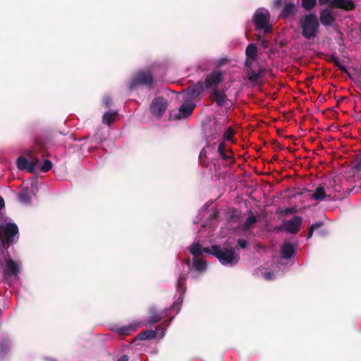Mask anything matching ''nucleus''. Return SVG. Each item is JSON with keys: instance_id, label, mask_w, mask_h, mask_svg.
Returning <instances> with one entry per match:
<instances>
[{"instance_id": "obj_1", "label": "nucleus", "mask_w": 361, "mask_h": 361, "mask_svg": "<svg viewBox=\"0 0 361 361\" xmlns=\"http://www.w3.org/2000/svg\"><path fill=\"white\" fill-rule=\"evenodd\" d=\"M38 154H39L42 157L46 156L44 144L37 140L35 144L32 147V149L28 150L26 153L30 161L23 157L18 158L16 161L18 169L21 171H26L29 173H35L40 162Z\"/></svg>"}, {"instance_id": "obj_2", "label": "nucleus", "mask_w": 361, "mask_h": 361, "mask_svg": "<svg viewBox=\"0 0 361 361\" xmlns=\"http://www.w3.org/2000/svg\"><path fill=\"white\" fill-rule=\"evenodd\" d=\"M299 27L301 29V35L305 39H314L319 32V22L317 15L308 13L301 16Z\"/></svg>"}, {"instance_id": "obj_3", "label": "nucleus", "mask_w": 361, "mask_h": 361, "mask_svg": "<svg viewBox=\"0 0 361 361\" xmlns=\"http://www.w3.org/2000/svg\"><path fill=\"white\" fill-rule=\"evenodd\" d=\"M154 78L152 73L149 71H141L137 72L135 76L129 82V89L135 90L138 86H145L148 89L154 87Z\"/></svg>"}, {"instance_id": "obj_4", "label": "nucleus", "mask_w": 361, "mask_h": 361, "mask_svg": "<svg viewBox=\"0 0 361 361\" xmlns=\"http://www.w3.org/2000/svg\"><path fill=\"white\" fill-rule=\"evenodd\" d=\"M212 255L216 257L223 264H235L238 262L239 257L235 255L233 248H225L221 250L218 245H212Z\"/></svg>"}, {"instance_id": "obj_5", "label": "nucleus", "mask_w": 361, "mask_h": 361, "mask_svg": "<svg viewBox=\"0 0 361 361\" xmlns=\"http://www.w3.org/2000/svg\"><path fill=\"white\" fill-rule=\"evenodd\" d=\"M2 232H4L8 246H11L14 243V237L18 233V228L14 223H7L4 226H0V250H7L5 247V241L2 236Z\"/></svg>"}, {"instance_id": "obj_6", "label": "nucleus", "mask_w": 361, "mask_h": 361, "mask_svg": "<svg viewBox=\"0 0 361 361\" xmlns=\"http://www.w3.org/2000/svg\"><path fill=\"white\" fill-rule=\"evenodd\" d=\"M338 183V175L336 173H329L325 178L324 185L326 187L328 197L332 200H337L338 197V190L337 185Z\"/></svg>"}, {"instance_id": "obj_7", "label": "nucleus", "mask_w": 361, "mask_h": 361, "mask_svg": "<svg viewBox=\"0 0 361 361\" xmlns=\"http://www.w3.org/2000/svg\"><path fill=\"white\" fill-rule=\"evenodd\" d=\"M168 108V102L164 97H155L150 104L152 114L158 118H161Z\"/></svg>"}, {"instance_id": "obj_8", "label": "nucleus", "mask_w": 361, "mask_h": 361, "mask_svg": "<svg viewBox=\"0 0 361 361\" xmlns=\"http://www.w3.org/2000/svg\"><path fill=\"white\" fill-rule=\"evenodd\" d=\"M252 20L255 24L257 30H264V33L271 32V27L269 26V15L267 11H256Z\"/></svg>"}, {"instance_id": "obj_9", "label": "nucleus", "mask_w": 361, "mask_h": 361, "mask_svg": "<svg viewBox=\"0 0 361 361\" xmlns=\"http://www.w3.org/2000/svg\"><path fill=\"white\" fill-rule=\"evenodd\" d=\"M204 88L203 81L202 80L198 81L194 85L188 86L183 92V100L187 102L198 98L203 92Z\"/></svg>"}, {"instance_id": "obj_10", "label": "nucleus", "mask_w": 361, "mask_h": 361, "mask_svg": "<svg viewBox=\"0 0 361 361\" xmlns=\"http://www.w3.org/2000/svg\"><path fill=\"white\" fill-rule=\"evenodd\" d=\"M224 75L220 71L214 70L211 73L205 76L203 82L204 87L205 89H215L223 81Z\"/></svg>"}, {"instance_id": "obj_11", "label": "nucleus", "mask_w": 361, "mask_h": 361, "mask_svg": "<svg viewBox=\"0 0 361 361\" xmlns=\"http://www.w3.org/2000/svg\"><path fill=\"white\" fill-rule=\"evenodd\" d=\"M166 310L159 311L154 307H150L147 312L148 318L145 321L139 322V323L142 324V326L157 324L166 316Z\"/></svg>"}, {"instance_id": "obj_12", "label": "nucleus", "mask_w": 361, "mask_h": 361, "mask_svg": "<svg viewBox=\"0 0 361 361\" xmlns=\"http://www.w3.org/2000/svg\"><path fill=\"white\" fill-rule=\"evenodd\" d=\"M209 99L212 102H215L219 107H223L227 102H231L228 99L227 95L224 90L215 88L212 90Z\"/></svg>"}, {"instance_id": "obj_13", "label": "nucleus", "mask_w": 361, "mask_h": 361, "mask_svg": "<svg viewBox=\"0 0 361 361\" xmlns=\"http://www.w3.org/2000/svg\"><path fill=\"white\" fill-rule=\"evenodd\" d=\"M195 107L196 104L192 102L182 104L178 109V113L173 115L174 119L187 118L192 114Z\"/></svg>"}, {"instance_id": "obj_14", "label": "nucleus", "mask_w": 361, "mask_h": 361, "mask_svg": "<svg viewBox=\"0 0 361 361\" xmlns=\"http://www.w3.org/2000/svg\"><path fill=\"white\" fill-rule=\"evenodd\" d=\"M172 319L173 318H171L169 322H163L157 327L155 330L147 329L140 332L137 334V338L140 341L152 340L155 338L157 336V331L159 330V328L163 325L168 326L169 324Z\"/></svg>"}, {"instance_id": "obj_15", "label": "nucleus", "mask_w": 361, "mask_h": 361, "mask_svg": "<svg viewBox=\"0 0 361 361\" xmlns=\"http://www.w3.org/2000/svg\"><path fill=\"white\" fill-rule=\"evenodd\" d=\"M302 224V218L298 216H295L291 220L284 223V229L293 234H296L300 229Z\"/></svg>"}, {"instance_id": "obj_16", "label": "nucleus", "mask_w": 361, "mask_h": 361, "mask_svg": "<svg viewBox=\"0 0 361 361\" xmlns=\"http://www.w3.org/2000/svg\"><path fill=\"white\" fill-rule=\"evenodd\" d=\"M140 326H142V324H140L139 322H135L127 326L114 328L113 330L119 335L125 336L131 334Z\"/></svg>"}, {"instance_id": "obj_17", "label": "nucleus", "mask_w": 361, "mask_h": 361, "mask_svg": "<svg viewBox=\"0 0 361 361\" xmlns=\"http://www.w3.org/2000/svg\"><path fill=\"white\" fill-rule=\"evenodd\" d=\"M319 19L324 26H330L335 21V18L332 15L331 8H326L321 11Z\"/></svg>"}, {"instance_id": "obj_18", "label": "nucleus", "mask_w": 361, "mask_h": 361, "mask_svg": "<svg viewBox=\"0 0 361 361\" xmlns=\"http://www.w3.org/2000/svg\"><path fill=\"white\" fill-rule=\"evenodd\" d=\"M295 247L291 243L286 242L281 247V257L285 259H289L295 255Z\"/></svg>"}, {"instance_id": "obj_19", "label": "nucleus", "mask_w": 361, "mask_h": 361, "mask_svg": "<svg viewBox=\"0 0 361 361\" xmlns=\"http://www.w3.org/2000/svg\"><path fill=\"white\" fill-rule=\"evenodd\" d=\"M296 12V6L293 2H286L283 10L280 13V17L287 19L295 15Z\"/></svg>"}, {"instance_id": "obj_20", "label": "nucleus", "mask_w": 361, "mask_h": 361, "mask_svg": "<svg viewBox=\"0 0 361 361\" xmlns=\"http://www.w3.org/2000/svg\"><path fill=\"white\" fill-rule=\"evenodd\" d=\"M241 212L235 208H229L227 213V221L229 224H233L240 220Z\"/></svg>"}, {"instance_id": "obj_21", "label": "nucleus", "mask_w": 361, "mask_h": 361, "mask_svg": "<svg viewBox=\"0 0 361 361\" xmlns=\"http://www.w3.org/2000/svg\"><path fill=\"white\" fill-rule=\"evenodd\" d=\"M118 117V112L114 110L106 111L102 117V123L107 126H111Z\"/></svg>"}, {"instance_id": "obj_22", "label": "nucleus", "mask_w": 361, "mask_h": 361, "mask_svg": "<svg viewBox=\"0 0 361 361\" xmlns=\"http://www.w3.org/2000/svg\"><path fill=\"white\" fill-rule=\"evenodd\" d=\"M225 147L226 145L224 142H221L218 146V152L219 153L222 159L228 161L231 164H233L235 162V159L233 157L227 154Z\"/></svg>"}, {"instance_id": "obj_23", "label": "nucleus", "mask_w": 361, "mask_h": 361, "mask_svg": "<svg viewBox=\"0 0 361 361\" xmlns=\"http://www.w3.org/2000/svg\"><path fill=\"white\" fill-rule=\"evenodd\" d=\"M262 73L263 71L262 69H259L257 72L253 69L247 70L248 80L252 84L257 82V81L263 76Z\"/></svg>"}, {"instance_id": "obj_24", "label": "nucleus", "mask_w": 361, "mask_h": 361, "mask_svg": "<svg viewBox=\"0 0 361 361\" xmlns=\"http://www.w3.org/2000/svg\"><path fill=\"white\" fill-rule=\"evenodd\" d=\"M246 57L251 60H255L257 56V48L255 44H249L245 49Z\"/></svg>"}, {"instance_id": "obj_25", "label": "nucleus", "mask_w": 361, "mask_h": 361, "mask_svg": "<svg viewBox=\"0 0 361 361\" xmlns=\"http://www.w3.org/2000/svg\"><path fill=\"white\" fill-rule=\"evenodd\" d=\"M326 196H328L327 190L326 191L324 187L320 186L317 188L315 192L312 194V198L317 201H322Z\"/></svg>"}, {"instance_id": "obj_26", "label": "nucleus", "mask_w": 361, "mask_h": 361, "mask_svg": "<svg viewBox=\"0 0 361 361\" xmlns=\"http://www.w3.org/2000/svg\"><path fill=\"white\" fill-rule=\"evenodd\" d=\"M193 268L198 272H203L206 270L207 262L203 259L193 258Z\"/></svg>"}, {"instance_id": "obj_27", "label": "nucleus", "mask_w": 361, "mask_h": 361, "mask_svg": "<svg viewBox=\"0 0 361 361\" xmlns=\"http://www.w3.org/2000/svg\"><path fill=\"white\" fill-rule=\"evenodd\" d=\"M257 219L255 216L251 215L248 216L245 224H243L242 229L243 231H249L250 228L253 227V226L257 223Z\"/></svg>"}, {"instance_id": "obj_28", "label": "nucleus", "mask_w": 361, "mask_h": 361, "mask_svg": "<svg viewBox=\"0 0 361 361\" xmlns=\"http://www.w3.org/2000/svg\"><path fill=\"white\" fill-rule=\"evenodd\" d=\"M355 4L353 0H340V9L345 11H353Z\"/></svg>"}, {"instance_id": "obj_29", "label": "nucleus", "mask_w": 361, "mask_h": 361, "mask_svg": "<svg viewBox=\"0 0 361 361\" xmlns=\"http://www.w3.org/2000/svg\"><path fill=\"white\" fill-rule=\"evenodd\" d=\"M190 252L195 258H197L202 254V245L199 243H192L190 247Z\"/></svg>"}, {"instance_id": "obj_30", "label": "nucleus", "mask_w": 361, "mask_h": 361, "mask_svg": "<svg viewBox=\"0 0 361 361\" xmlns=\"http://www.w3.org/2000/svg\"><path fill=\"white\" fill-rule=\"evenodd\" d=\"M18 197L19 200L24 203H29L30 202L28 187H25L19 192Z\"/></svg>"}, {"instance_id": "obj_31", "label": "nucleus", "mask_w": 361, "mask_h": 361, "mask_svg": "<svg viewBox=\"0 0 361 361\" xmlns=\"http://www.w3.org/2000/svg\"><path fill=\"white\" fill-rule=\"evenodd\" d=\"M186 276L183 274L179 276L178 281L177 282V289L178 291L184 293L186 289L185 286Z\"/></svg>"}, {"instance_id": "obj_32", "label": "nucleus", "mask_w": 361, "mask_h": 361, "mask_svg": "<svg viewBox=\"0 0 361 361\" xmlns=\"http://www.w3.org/2000/svg\"><path fill=\"white\" fill-rule=\"evenodd\" d=\"M9 350V343L7 341L3 340L0 342V358L3 359Z\"/></svg>"}, {"instance_id": "obj_33", "label": "nucleus", "mask_w": 361, "mask_h": 361, "mask_svg": "<svg viewBox=\"0 0 361 361\" xmlns=\"http://www.w3.org/2000/svg\"><path fill=\"white\" fill-rule=\"evenodd\" d=\"M317 5V0H301V6L306 11H310Z\"/></svg>"}, {"instance_id": "obj_34", "label": "nucleus", "mask_w": 361, "mask_h": 361, "mask_svg": "<svg viewBox=\"0 0 361 361\" xmlns=\"http://www.w3.org/2000/svg\"><path fill=\"white\" fill-rule=\"evenodd\" d=\"M320 6L329 4V8H338V0H318Z\"/></svg>"}, {"instance_id": "obj_35", "label": "nucleus", "mask_w": 361, "mask_h": 361, "mask_svg": "<svg viewBox=\"0 0 361 361\" xmlns=\"http://www.w3.org/2000/svg\"><path fill=\"white\" fill-rule=\"evenodd\" d=\"M53 166L52 162L50 160L45 159L43 164L40 166V171L43 173H46L51 169Z\"/></svg>"}, {"instance_id": "obj_36", "label": "nucleus", "mask_w": 361, "mask_h": 361, "mask_svg": "<svg viewBox=\"0 0 361 361\" xmlns=\"http://www.w3.org/2000/svg\"><path fill=\"white\" fill-rule=\"evenodd\" d=\"M208 69V62L207 61H201L197 65V70L201 72L207 71Z\"/></svg>"}, {"instance_id": "obj_37", "label": "nucleus", "mask_w": 361, "mask_h": 361, "mask_svg": "<svg viewBox=\"0 0 361 361\" xmlns=\"http://www.w3.org/2000/svg\"><path fill=\"white\" fill-rule=\"evenodd\" d=\"M338 106V100L336 101V106L331 108V109H329L326 111L325 114H326V116H329V117H335V118H337V112L334 110V109Z\"/></svg>"}, {"instance_id": "obj_38", "label": "nucleus", "mask_w": 361, "mask_h": 361, "mask_svg": "<svg viewBox=\"0 0 361 361\" xmlns=\"http://www.w3.org/2000/svg\"><path fill=\"white\" fill-rule=\"evenodd\" d=\"M234 133L231 127H228L224 132V138L226 140L230 141L233 138Z\"/></svg>"}, {"instance_id": "obj_39", "label": "nucleus", "mask_w": 361, "mask_h": 361, "mask_svg": "<svg viewBox=\"0 0 361 361\" xmlns=\"http://www.w3.org/2000/svg\"><path fill=\"white\" fill-rule=\"evenodd\" d=\"M295 212V209L293 207H288V208H286L283 210H280V211H278L277 213L278 214H280L281 215H288L289 214H293Z\"/></svg>"}, {"instance_id": "obj_40", "label": "nucleus", "mask_w": 361, "mask_h": 361, "mask_svg": "<svg viewBox=\"0 0 361 361\" xmlns=\"http://www.w3.org/2000/svg\"><path fill=\"white\" fill-rule=\"evenodd\" d=\"M103 103L105 106L106 108H109L111 104V98L110 96H105L104 98H103Z\"/></svg>"}, {"instance_id": "obj_41", "label": "nucleus", "mask_w": 361, "mask_h": 361, "mask_svg": "<svg viewBox=\"0 0 361 361\" xmlns=\"http://www.w3.org/2000/svg\"><path fill=\"white\" fill-rule=\"evenodd\" d=\"M238 245L240 246V247L245 249L247 247V241L245 239L240 238L237 241Z\"/></svg>"}, {"instance_id": "obj_42", "label": "nucleus", "mask_w": 361, "mask_h": 361, "mask_svg": "<svg viewBox=\"0 0 361 361\" xmlns=\"http://www.w3.org/2000/svg\"><path fill=\"white\" fill-rule=\"evenodd\" d=\"M254 61L255 60H251L250 59H248V58L246 59V61L245 62V66L247 68V70L252 69V64Z\"/></svg>"}, {"instance_id": "obj_43", "label": "nucleus", "mask_w": 361, "mask_h": 361, "mask_svg": "<svg viewBox=\"0 0 361 361\" xmlns=\"http://www.w3.org/2000/svg\"><path fill=\"white\" fill-rule=\"evenodd\" d=\"M323 224H324L323 222L319 221H317V222H316L314 224H312L310 227L312 229L316 230V229L322 227L323 226Z\"/></svg>"}, {"instance_id": "obj_44", "label": "nucleus", "mask_w": 361, "mask_h": 361, "mask_svg": "<svg viewBox=\"0 0 361 361\" xmlns=\"http://www.w3.org/2000/svg\"><path fill=\"white\" fill-rule=\"evenodd\" d=\"M330 61H332L336 66L338 67V59L335 56H331L330 57Z\"/></svg>"}, {"instance_id": "obj_45", "label": "nucleus", "mask_w": 361, "mask_h": 361, "mask_svg": "<svg viewBox=\"0 0 361 361\" xmlns=\"http://www.w3.org/2000/svg\"><path fill=\"white\" fill-rule=\"evenodd\" d=\"M212 245L211 246V247H204L202 249V252L212 255Z\"/></svg>"}, {"instance_id": "obj_46", "label": "nucleus", "mask_w": 361, "mask_h": 361, "mask_svg": "<svg viewBox=\"0 0 361 361\" xmlns=\"http://www.w3.org/2000/svg\"><path fill=\"white\" fill-rule=\"evenodd\" d=\"M283 0H275L274 6L276 8L281 7L283 4Z\"/></svg>"}, {"instance_id": "obj_47", "label": "nucleus", "mask_w": 361, "mask_h": 361, "mask_svg": "<svg viewBox=\"0 0 361 361\" xmlns=\"http://www.w3.org/2000/svg\"><path fill=\"white\" fill-rule=\"evenodd\" d=\"M129 360V357L127 355H123L122 356H121L117 361H128Z\"/></svg>"}, {"instance_id": "obj_48", "label": "nucleus", "mask_w": 361, "mask_h": 361, "mask_svg": "<svg viewBox=\"0 0 361 361\" xmlns=\"http://www.w3.org/2000/svg\"><path fill=\"white\" fill-rule=\"evenodd\" d=\"M5 207L4 200L0 196V211Z\"/></svg>"}, {"instance_id": "obj_49", "label": "nucleus", "mask_w": 361, "mask_h": 361, "mask_svg": "<svg viewBox=\"0 0 361 361\" xmlns=\"http://www.w3.org/2000/svg\"><path fill=\"white\" fill-rule=\"evenodd\" d=\"M347 73V70L346 68H345V66H343V65H341L340 63V74L341 73Z\"/></svg>"}, {"instance_id": "obj_50", "label": "nucleus", "mask_w": 361, "mask_h": 361, "mask_svg": "<svg viewBox=\"0 0 361 361\" xmlns=\"http://www.w3.org/2000/svg\"><path fill=\"white\" fill-rule=\"evenodd\" d=\"M314 231V230L312 229L311 227L310 228V230H309L308 233H307V238H310L312 236Z\"/></svg>"}, {"instance_id": "obj_51", "label": "nucleus", "mask_w": 361, "mask_h": 361, "mask_svg": "<svg viewBox=\"0 0 361 361\" xmlns=\"http://www.w3.org/2000/svg\"><path fill=\"white\" fill-rule=\"evenodd\" d=\"M219 212L217 211H216L215 212H214L212 214L210 215V219H214L216 218L217 215H218Z\"/></svg>"}, {"instance_id": "obj_52", "label": "nucleus", "mask_w": 361, "mask_h": 361, "mask_svg": "<svg viewBox=\"0 0 361 361\" xmlns=\"http://www.w3.org/2000/svg\"><path fill=\"white\" fill-rule=\"evenodd\" d=\"M227 61L226 59H222V60H221V61L219 62L218 65H217V68L221 67V66L224 63V61Z\"/></svg>"}, {"instance_id": "obj_53", "label": "nucleus", "mask_w": 361, "mask_h": 361, "mask_svg": "<svg viewBox=\"0 0 361 361\" xmlns=\"http://www.w3.org/2000/svg\"><path fill=\"white\" fill-rule=\"evenodd\" d=\"M172 308H173V309L177 308V309H178V310H180V307L179 304H178V303H176V302H174V303H173V306H172Z\"/></svg>"}, {"instance_id": "obj_54", "label": "nucleus", "mask_w": 361, "mask_h": 361, "mask_svg": "<svg viewBox=\"0 0 361 361\" xmlns=\"http://www.w3.org/2000/svg\"><path fill=\"white\" fill-rule=\"evenodd\" d=\"M271 274L270 272L266 274L265 275V279H271Z\"/></svg>"}, {"instance_id": "obj_55", "label": "nucleus", "mask_w": 361, "mask_h": 361, "mask_svg": "<svg viewBox=\"0 0 361 361\" xmlns=\"http://www.w3.org/2000/svg\"><path fill=\"white\" fill-rule=\"evenodd\" d=\"M331 127H332V128H336H336L338 127V125L333 124Z\"/></svg>"}, {"instance_id": "obj_56", "label": "nucleus", "mask_w": 361, "mask_h": 361, "mask_svg": "<svg viewBox=\"0 0 361 361\" xmlns=\"http://www.w3.org/2000/svg\"><path fill=\"white\" fill-rule=\"evenodd\" d=\"M358 170H360V166L359 164H357L355 166Z\"/></svg>"}, {"instance_id": "obj_57", "label": "nucleus", "mask_w": 361, "mask_h": 361, "mask_svg": "<svg viewBox=\"0 0 361 361\" xmlns=\"http://www.w3.org/2000/svg\"><path fill=\"white\" fill-rule=\"evenodd\" d=\"M164 336V331H163L161 332V337H163Z\"/></svg>"}, {"instance_id": "obj_58", "label": "nucleus", "mask_w": 361, "mask_h": 361, "mask_svg": "<svg viewBox=\"0 0 361 361\" xmlns=\"http://www.w3.org/2000/svg\"><path fill=\"white\" fill-rule=\"evenodd\" d=\"M345 99V97H341V98L340 97V100H341V99Z\"/></svg>"}, {"instance_id": "obj_59", "label": "nucleus", "mask_w": 361, "mask_h": 361, "mask_svg": "<svg viewBox=\"0 0 361 361\" xmlns=\"http://www.w3.org/2000/svg\"><path fill=\"white\" fill-rule=\"evenodd\" d=\"M188 266H190V261H189V260L188 261Z\"/></svg>"}]
</instances>
